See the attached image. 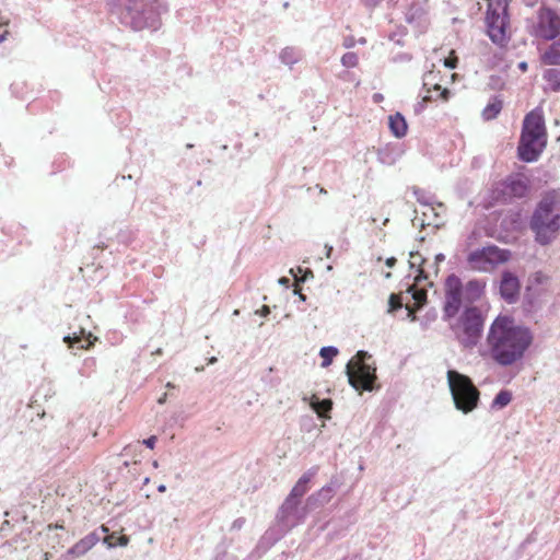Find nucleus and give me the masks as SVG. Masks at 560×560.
<instances>
[{"mask_svg": "<svg viewBox=\"0 0 560 560\" xmlns=\"http://www.w3.org/2000/svg\"><path fill=\"white\" fill-rule=\"evenodd\" d=\"M532 341L530 330L515 325L514 319L508 315L498 316L487 336L490 355L501 366H509L521 360Z\"/></svg>", "mask_w": 560, "mask_h": 560, "instance_id": "f257e3e1", "label": "nucleus"}, {"mask_svg": "<svg viewBox=\"0 0 560 560\" xmlns=\"http://www.w3.org/2000/svg\"><path fill=\"white\" fill-rule=\"evenodd\" d=\"M529 228L535 241L542 246L552 243L560 233V197L555 192L546 194L537 203Z\"/></svg>", "mask_w": 560, "mask_h": 560, "instance_id": "f03ea898", "label": "nucleus"}, {"mask_svg": "<svg viewBox=\"0 0 560 560\" xmlns=\"http://www.w3.org/2000/svg\"><path fill=\"white\" fill-rule=\"evenodd\" d=\"M447 383L457 410L468 413L477 408L480 393L468 376L455 370H448Z\"/></svg>", "mask_w": 560, "mask_h": 560, "instance_id": "7ed1b4c3", "label": "nucleus"}, {"mask_svg": "<svg viewBox=\"0 0 560 560\" xmlns=\"http://www.w3.org/2000/svg\"><path fill=\"white\" fill-rule=\"evenodd\" d=\"M483 325L485 318L481 311L477 306H469L464 310L452 329L460 346L472 349L480 341Z\"/></svg>", "mask_w": 560, "mask_h": 560, "instance_id": "20e7f679", "label": "nucleus"}, {"mask_svg": "<svg viewBox=\"0 0 560 560\" xmlns=\"http://www.w3.org/2000/svg\"><path fill=\"white\" fill-rule=\"evenodd\" d=\"M371 354L360 350L355 357L347 363L346 374L349 384L357 390H373L376 381V368L368 362Z\"/></svg>", "mask_w": 560, "mask_h": 560, "instance_id": "39448f33", "label": "nucleus"}, {"mask_svg": "<svg viewBox=\"0 0 560 560\" xmlns=\"http://www.w3.org/2000/svg\"><path fill=\"white\" fill-rule=\"evenodd\" d=\"M530 34L544 40H553L560 35V16L550 8L540 7Z\"/></svg>", "mask_w": 560, "mask_h": 560, "instance_id": "423d86ee", "label": "nucleus"}, {"mask_svg": "<svg viewBox=\"0 0 560 560\" xmlns=\"http://www.w3.org/2000/svg\"><path fill=\"white\" fill-rule=\"evenodd\" d=\"M508 21L506 7L501 5L500 2L494 7L493 3L490 2L487 10L486 23L488 35L494 44L504 45L508 42Z\"/></svg>", "mask_w": 560, "mask_h": 560, "instance_id": "0eeeda50", "label": "nucleus"}, {"mask_svg": "<svg viewBox=\"0 0 560 560\" xmlns=\"http://www.w3.org/2000/svg\"><path fill=\"white\" fill-rule=\"evenodd\" d=\"M310 512L306 503L302 504V501L285 498L277 512L276 520L279 524L284 526V529L291 530L304 523Z\"/></svg>", "mask_w": 560, "mask_h": 560, "instance_id": "6e6552de", "label": "nucleus"}, {"mask_svg": "<svg viewBox=\"0 0 560 560\" xmlns=\"http://www.w3.org/2000/svg\"><path fill=\"white\" fill-rule=\"evenodd\" d=\"M446 292L443 307V318L448 320L453 318L460 310L463 284L455 275H450L445 281Z\"/></svg>", "mask_w": 560, "mask_h": 560, "instance_id": "1a4fd4ad", "label": "nucleus"}, {"mask_svg": "<svg viewBox=\"0 0 560 560\" xmlns=\"http://www.w3.org/2000/svg\"><path fill=\"white\" fill-rule=\"evenodd\" d=\"M140 0H116L113 13L119 22L132 31L140 30Z\"/></svg>", "mask_w": 560, "mask_h": 560, "instance_id": "9d476101", "label": "nucleus"}, {"mask_svg": "<svg viewBox=\"0 0 560 560\" xmlns=\"http://www.w3.org/2000/svg\"><path fill=\"white\" fill-rule=\"evenodd\" d=\"M508 252L499 249L497 246H488L476 249L468 255V262L477 269H485L486 265H492L508 259Z\"/></svg>", "mask_w": 560, "mask_h": 560, "instance_id": "9b49d317", "label": "nucleus"}, {"mask_svg": "<svg viewBox=\"0 0 560 560\" xmlns=\"http://www.w3.org/2000/svg\"><path fill=\"white\" fill-rule=\"evenodd\" d=\"M546 147V139L539 140L534 136L521 135L517 147L518 159L532 163L538 160Z\"/></svg>", "mask_w": 560, "mask_h": 560, "instance_id": "f8f14e48", "label": "nucleus"}, {"mask_svg": "<svg viewBox=\"0 0 560 560\" xmlns=\"http://www.w3.org/2000/svg\"><path fill=\"white\" fill-rule=\"evenodd\" d=\"M521 283L518 278L511 271H503L499 284L500 296L509 304L518 300Z\"/></svg>", "mask_w": 560, "mask_h": 560, "instance_id": "ddd939ff", "label": "nucleus"}, {"mask_svg": "<svg viewBox=\"0 0 560 560\" xmlns=\"http://www.w3.org/2000/svg\"><path fill=\"white\" fill-rule=\"evenodd\" d=\"M521 135L534 136L539 140L546 139L545 120L539 109H534L525 116Z\"/></svg>", "mask_w": 560, "mask_h": 560, "instance_id": "4468645a", "label": "nucleus"}, {"mask_svg": "<svg viewBox=\"0 0 560 560\" xmlns=\"http://www.w3.org/2000/svg\"><path fill=\"white\" fill-rule=\"evenodd\" d=\"M166 11V7L161 0H153L142 8V28L156 31L161 26V15Z\"/></svg>", "mask_w": 560, "mask_h": 560, "instance_id": "2eb2a0df", "label": "nucleus"}, {"mask_svg": "<svg viewBox=\"0 0 560 560\" xmlns=\"http://www.w3.org/2000/svg\"><path fill=\"white\" fill-rule=\"evenodd\" d=\"M337 488L338 481L332 479L328 485L311 494L305 501L310 511H314L328 503L335 495Z\"/></svg>", "mask_w": 560, "mask_h": 560, "instance_id": "dca6fc26", "label": "nucleus"}, {"mask_svg": "<svg viewBox=\"0 0 560 560\" xmlns=\"http://www.w3.org/2000/svg\"><path fill=\"white\" fill-rule=\"evenodd\" d=\"M100 540L101 536L98 535L97 532L90 533L89 535L80 539L77 544H74L71 548H69L67 553L65 555V558H80L84 556L88 551H90Z\"/></svg>", "mask_w": 560, "mask_h": 560, "instance_id": "f3484780", "label": "nucleus"}, {"mask_svg": "<svg viewBox=\"0 0 560 560\" xmlns=\"http://www.w3.org/2000/svg\"><path fill=\"white\" fill-rule=\"evenodd\" d=\"M318 471V467L314 466L305 471L296 481V483L291 489L290 493L287 498L292 500L302 501V498L310 489V482L315 477Z\"/></svg>", "mask_w": 560, "mask_h": 560, "instance_id": "a211bd4d", "label": "nucleus"}, {"mask_svg": "<svg viewBox=\"0 0 560 560\" xmlns=\"http://www.w3.org/2000/svg\"><path fill=\"white\" fill-rule=\"evenodd\" d=\"M96 337H94L91 332H85L84 329L80 330V335L75 332L73 336L67 335L63 337V341L68 345L69 348L77 347L78 349H90Z\"/></svg>", "mask_w": 560, "mask_h": 560, "instance_id": "6ab92c4d", "label": "nucleus"}, {"mask_svg": "<svg viewBox=\"0 0 560 560\" xmlns=\"http://www.w3.org/2000/svg\"><path fill=\"white\" fill-rule=\"evenodd\" d=\"M290 529H284V526L282 524H279L276 521V524L268 528L262 537L259 540L258 548L265 547L270 548L272 545H275L278 540H280L287 533H289Z\"/></svg>", "mask_w": 560, "mask_h": 560, "instance_id": "aec40b11", "label": "nucleus"}, {"mask_svg": "<svg viewBox=\"0 0 560 560\" xmlns=\"http://www.w3.org/2000/svg\"><path fill=\"white\" fill-rule=\"evenodd\" d=\"M427 14L425 2H412L406 11V21L410 24L421 25Z\"/></svg>", "mask_w": 560, "mask_h": 560, "instance_id": "412c9836", "label": "nucleus"}, {"mask_svg": "<svg viewBox=\"0 0 560 560\" xmlns=\"http://www.w3.org/2000/svg\"><path fill=\"white\" fill-rule=\"evenodd\" d=\"M389 129L396 138H402L407 133V122L400 113L389 116Z\"/></svg>", "mask_w": 560, "mask_h": 560, "instance_id": "4be33fe9", "label": "nucleus"}, {"mask_svg": "<svg viewBox=\"0 0 560 560\" xmlns=\"http://www.w3.org/2000/svg\"><path fill=\"white\" fill-rule=\"evenodd\" d=\"M413 195L416 196L417 201L425 208H429L431 212H434V205H436L439 208H443V203L435 202L434 196L428 194L421 188L413 187Z\"/></svg>", "mask_w": 560, "mask_h": 560, "instance_id": "5701e85b", "label": "nucleus"}, {"mask_svg": "<svg viewBox=\"0 0 560 560\" xmlns=\"http://www.w3.org/2000/svg\"><path fill=\"white\" fill-rule=\"evenodd\" d=\"M279 58L282 63L293 66L302 58V52L296 47H285L280 51Z\"/></svg>", "mask_w": 560, "mask_h": 560, "instance_id": "b1692460", "label": "nucleus"}, {"mask_svg": "<svg viewBox=\"0 0 560 560\" xmlns=\"http://www.w3.org/2000/svg\"><path fill=\"white\" fill-rule=\"evenodd\" d=\"M541 62L549 66H560V44L553 43L542 55Z\"/></svg>", "mask_w": 560, "mask_h": 560, "instance_id": "393cba45", "label": "nucleus"}, {"mask_svg": "<svg viewBox=\"0 0 560 560\" xmlns=\"http://www.w3.org/2000/svg\"><path fill=\"white\" fill-rule=\"evenodd\" d=\"M312 409L322 418L328 417V412L331 410L332 402L330 399H319L313 396L310 402Z\"/></svg>", "mask_w": 560, "mask_h": 560, "instance_id": "a878e982", "label": "nucleus"}, {"mask_svg": "<svg viewBox=\"0 0 560 560\" xmlns=\"http://www.w3.org/2000/svg\"><path fill=\"white\" fill-rule=\"evenodd\" d=\"M542 78L548 83V86L551 91H560V69H547L544 71Z\"/></svg>", "mask_w": 560, "mask_h": 560, "instance_id": "bb28decb", "label": "nucleus"}, {"mask_svg": "<svg viewBox=\"0 0 560 560\" xmlns=\"http://www.w3.org/2000/svg\"><path fill=\"white\" fill-rule=\"evenodd\" d=\"M439 73L428 71L423 75L422 93L431 94L432 91H440L441 85L436 82Z\"/></svg>", "mask_w": 560, "mask_h": 560, "instance_id": "cd10ccee", "label": "nucleus"}, {"mask_svg": "<svg viewBox=\"0 0 560 560\" xmlns=\"http://www.w3.org/2000/svg\"><path fill=\"white\" fill-rule=\"evenodd\" d=\"M502 110V101L493 98L482 110V118L485 120L494 119Z\"/></svg>", "mask_w": 560, "mask_h": 560, "instance_id": "c85d7f7f", "label": "nucleus"}, {"mask_svg": "<svg viewBox=\"0 0 560 560\" xmlns=\"http://www.w3.org/2000/svg\"><path fill=\"white\" fill-rule=\"evenodd\" d=\"M425 259L418 253V252H411L410 253V260L409 265L410 268L419 267L418 275L416 276L415 280L416 282H420L422 279H427V275L424 270L421 268V266L424 264Z\"/></svg>", "mask_w": 560, "mask_h": 560, "instance_id": "c756f323", "label": "nucleus"}, {"mask_svg": "<svg viewBox=\"0 0 560 560\" xmlns=\"http://www.w3.org/2000/svg\"><path fill=\"white\" fill-rule=\"evenodd\" d=\"M512 400V393L506 389L500 390L494 399L492 400L491 408L492 409H502L506 407Z\"/></svg>", "mask_w": 560, "mask_h": 560, "instance_id": "7c9ffc66", "label": "nucleus"}, {"mask_svg": "<svg viewBox=\"0 0 560 560\" xmlns=\"http://www.w3.org/2000/svg\"><path fill=\"white\" fill-rule=\"evenodd\" d=\"M506 188L509 189L510 194L514 197H524L527 192V185L522 179H512L509 182Z\"/></svg>", "mask_w": 560, "mask_h": 560, "instance_id": "2f4dec72", "label": "nucleus"}, {"mask_svg": "<svg viewBox=\"0 0 560 560\" xmlns=\"http://www.w3.org/2000/svg\"><path fill=\"white\" fill-rule=\"evenodd\" d=\"M103 542L109 548L126 546L128 544V537L125 535H118L117 533H112L103 537Z\"/></svg>", "mask_w": 560, "mask_h": 560, "instance_id": "473e14b6", "label": "nucleus"}, {"mask_svg": "<svg viewBox=\"0 0 560 560\" xmlns=\"http://www.w3.org/2000/svg\"><path fill=\"white\" fill-rule=\"evenodd\" d=\"M407 293L411 295V299L415 301L418 308L423 306L427 303V291L422 289H418L415 284L410 285L407 289Z\"/></svg>", "mask_w": 560, "mask_h": 560, "instance_id": "72a5a7b5", "label": "nucleus"}, {"mask_svg": "<svg viewBox=\"0 0 560 560\" xmlns=\"http://www.w3.org/2000/svg\"><path fill=\"white\" fill-rule=\"evenodd\" d=\"M338 354V349L332 346L323 347L319 351V355L323 359L322 366H328L332 359Z\"/></svg>", "mask_w": 560, "mask_h": 560, "instance_id": "f704fd0d", "label": "nucleus"}, {"mask_svg": "<svg viewBox=\"0 0 560 560\" xmlns=\"http://www.w3.org/2000/svg\"><path fill=\"white\" fill-rule=\"evenodd\" d=\"M422 217L425 219L428 225L439 226L441 224L440 213L436 211L434 206V212H431L429 208L422 212Z\"/></svg>", "mask_w": 560, "mask_h": 560, "instance_id": "c9c22d12", "label": "nucleus"}, {"mask_svg": "<svg viewBox=\"0 0 560 560\" xmlns=\"http://www.w3.org/2000/svg\"><path fill=\"white\" fill-rule=\"evenodd\" d=\"M429 102H432V95L421 92V101L417 102L413 106L415 114L420 115Z\"/></svg>", "mask_w": 560, "mask_h": 560, "instance_id": "e433bc0d", "label": "nucleus"}, {"mask_svg": "<svg viewBox=\"0 0 560 560\" xmlns=\"http://www.w3.org/2000/svg\"><path fill=\"white\" fill-rule=\"evenodd\" d=\"M359 62V57L355 52H346L341 57V63L346 68H354Z\"/></svg>", "mask_w": 560, "mask_h": 560, "instance_id": "4c0bfd02", "label": "nucleus"}, {"mask_svg": "<svg viewBox=\"0 0 560 560\" xmlns=\"http://www.w3.org/2000/svg\"><path fill=\"white\" fill-rule=\"evenodd\" d=\"M401 307H402L401 298L394 293L390 294L389 300H388V312L393 313L396 310L401 308Z\"/></svg>", "mask_w": 560, "mask_h": 560, "instance_id": "58836bf2", "label": "nucleus"}, {"mask_svg": "<svg viewBox=\"0 0 560 560\" xmlns=\"http://www.w3.org/2000/svg\"><path fill=\"white\" fill-rule=\"evenodd\" d=\"M467 291L474 293L475 295H480L483 289V285L478 280H470L466 285Z\"/></svg>", "mask_w": 560, "mask_h": 560, "instance_id": "ea45409f", "label": "nucleus"}, {"mask_svg": "<svg viewBox=\"0 0 560 560\" xmlns=\"http://www.w3.org/2000/svg\"><path fill=\"white\" fill-rule=\"evenodd\" d=\"M448 94H450V91L447 89H441L440 91H432L431 92V95H432V101L433 100H438L440 97L444 98V100H447L448 98Z\"/></svg>", "mask_w": 560, "mask_h": 560, "instance_id": "a19ab883", "label": "nucleus"}, {"mask_svg": "<svg viewBox=\"0 0 560 560\" xmlns=\"http://www.w3.org/2000/svg\"><path fill=\"white\" fill-rule=\"evenodd\" d=\"M435 318H436V314H435V312H433V313L428 312V313L425 314V316H424V319L421 322V326H422V328H423V329H427L428 324H429L430 322L435 320Z\"/></svg>", "mask_w": 560, "mask_h": 560, "instance_id": "79ce46f5", "label": "nucleus"}, {"mask_svg": "<svg viewBox=\"0 0 560 560\" xmlns=\"http://www.w3.org/2000/svg\"><path fill=\"white\" fill-rule=\"evenodd\" d=\"M155 442H156V436L151 435L150 438L142 440V445H145L147 447L152 450L155 445Z\"/></svg>", "mask_w": 560, "mask_h": 560, "instance_id": "37998d69", "label": "nucleus"}, {"mask_svg": "<svg viewBox=\"0 0 560 560\" xmlns=\"http://www.w3.org/2000/svg\"><path fill=\"white\" fill-rule=\"evenodd\" d=\"M245 524V518L244 517H238L236 518L233 523H232V526L231 528L232 529H235V530H238L241 529Z\"/></svg>", "mask_w": 560, "mask_h": 560, "instance_id": "c03bdc74", "label": "nucleus"}, {"mask_svg": "<svg viewBox=\"0 0 560 560\" xmlns=\"http://www.w3.org/2000/svg\"><path fill=\"white\" fill-rule=\"evenodd\" d=\"M412 225L415 228H417V226L423 228L424 225H428V224H427V221L424 218L415 217L412 219Z\"/></svg>", "mask_w": 560, "mask_h": 560, "instance_id": "a18cd8bd", "label": "nucleus"}, {"mask_svg": "<svg viewBox=\"0 0 560 560\" xmlns=\"http://www.w3.org/2000/svg\"><path fill=\"white\" fill-rule=\"evenodd\" d=\"M255 314H257L261 317H267L270 314V307L267 305H264L260 310H257L255 312Z\"/></svg>", "mask_w": 560, "mask_h": 560, "instance_id": "49530a36", "label": "nucleus"}, {"mask_svg": "<svg viewBox=\"0 0 560 560\" xmlns=\"http://www.w3.org/2000/svg\"><path fill=\"white\" fill-rule=\"evenodd\" d=\"M360 1L368 8H375L382 2V0H360Z\"/></svg>", "mask_w": 560, "mask_h": 560, "instance_id": "de8ad7c7", "label": "nucleus"}, {"mask_svg": "<svg viewBox=\"0 0 560 560\" xmlns=\"http://www.w3.org/2000/svg\"><path fill=\"white\" fill-rule=\"evenodd\" d=\"M406 308L408 311V318H410L411 322H415L417 320V316H416V311L413 308H411L408 304L406 305Z\"/></svg>", "mask_w": 560, "mask_h": 560, "instance_id": "09e8293b", "label": "nucleus"}, {"mask_svg": "<svg viewBox=\"0 0 560 560\" xmlns=\"http://www.w3.org/2000/svg\"><path fill=\"white\" fill-rule=\"evenodd\" d=\"M444 65H445V67H447L450 69H454V68H456V60H454L452 58L445 59Z\"/></svg>", "mask_w": 560, "mask_h": 560, "instance_id": "8fccbe9b", "label": "nucleus"}, {"mask_svg": "<svg viewBox=\"0 0 560 560\" xmlns=\"http://www.w3.org/2000/svg\"><path fill=\"white\" fill-rule=\"evenodd\" d=\"M396 261H397V260H396V258H395V257H389V258H387V259H386V266H387V267H389V268H392V267H394V266H395Z\"/></svg>", "mask_w": 560, "mask_h": 560, "instance_id": "3c124183", "label": "nucleus"}, {"mask_svg": "<svg viewBox=\"0 0 560 560\" xmlns=\"http://www.w3.org/2000/svg\"><path fill=\"white\" fill-rule=\"evenodd\" d=\"M354 45V40L353 38H346L345 39V43H343V46L347 47V48H350Z\"/></svg>", "mask_w": 560, "mask_h": 560, "instance_id": "603ef678", "label": "nucleus"}, {"mask_svg": "<svg viewBox=\"0 0 560 560\" xmlns=\"http://www.w3.org/2000/svg\"><path fill=\"white\" fill-rule=\"evenodd\" d=\"M444 259H445L444 254H441V253H440V254H438V255L435 256V266H436L439 262L444 261Z\"/></svg>", "mask_w": 560, "mask_h": 560, "instance_id": "864d4df0", "label": "nucleus"}, {"mask_svg": "<svg viewBox=\"0 0 560 560\" xmlns=\"http://www.w3.org/2000/svg\"><path fill=\"white\" fill-rule=\"evenodd\" d=\"M325 249H326V257L329 258L331 255V252H332V246L326 245Z\"/></svg>", "mask_w": 560, "mask_h": 560, "instance_id": "5fc2aeb1", "label": "nucleus"}, {"mask_svg": "<svg viewBox=\"0 0 560 560\" xmlns=\"http://www.w3.org/2000/svg\"><path fill=\"white\" fill-rule=\"evenodd\" d=\"M373 98H374V101L377 103V102H381V101L383 100V95H382V94H380V93H375V94L373 95Z\"/></svg>", "mask_w": 560, "mask_h": 560, "instance_id": "6e6d98bb", "label": "nucleus"}, {"mask_svg": "<svg viewBox=\"0 0 560 560\" xmlns=\"http://www.w3.org/2000/svg\"><path fill=\"white\" fill-rule=\"evenodd\" d=\"M279 283L282 285H287L289 283V279L285 277H282L279 279Z\"/></svg>", "mask_w": 560, "mask_h": 560, "instance_id": "4d7b16f0", "label": "nucleus"}, {"mask_svg": "<svg viewBox=\"0 0 560 560\" xmlns=\"http://www.w3.org/2000/svg\"><path fill=\"white\" fill-rule=\"evenodd\" d=\"M301 301H305L306 296L301 291H295Z\"/></svg>", "mask_w": 560, "mask_h": 560, "instance_id": "13d9d810", "label": "nucleus"}, {"mask_svg": "<svg viewBox=\"0 0 560 560\" xmlns=\"http://www.w3.org/2000/svg\"><path fill=\"white\" fill-rule=\"evenodd\" d=\"M217 361L218 359L215 357H211L210 359H208V364H214Z\"/></svg>", "mask_w": 560, "mask_h": 560, "instance_id": "bf43d9fd", "label": "nucleus"}, {"mask_svg": "<svg viewBox=\"0 0 560 560\" xmlns=\"http://www.w3.org/2000/svg\"><path fill=\"white\" fill-rule=\"evenodd\" d=\"M166 400V394H164L161 398H159L158 402L159 404H164Z\"/></svg>", "mask_w": 560, "mask_h": 560, "instance_id": "052dcab7", "label": "nucleus"}, {"mask_svg": "<svg viewBox=\"0 0 560 560\" xmlns=\"http://www.w3.org/2000/svg\"><path fill=\"white\" fill-rule=\"evenodd\" d=\"M520 68H521L522 70H526V69H527V63H526L525 61L521 62V63H520Z\"/></svg>", "mask_w": 560, "mask_h": 560, "instance_id": "680f3d73", "label": "nucleus"}, {"mask_svg": "<svg viewBox=\"0 0 560 560\" xmlns=\"http://www.w3.org/2000/svg\"><path fill=\"white\" fill-rule=\"evenodd\" d=\"M158 490H159L160 492H164V491L166 490L165 485H160V486L158 487Z\"/></svg>", "mask_w": 560, "mask_h": 560, "instance_id": "e2e57ef3", "label": "nucleus"}, {"mask_svg": "<svg viewBox=\"0 0 560 560\" xmlns=\"http://www.w3.org/2000/svg\"><path fill=\"white\" fill-rule=\"evenodd\" d=\"M7 32L0 34V43H2L5 39Z\"/></svg>", "mask_w": 560, "mask_h": 560, "instance_id": "0e129e2a", "label": "nucleus"}, {"mask_svg": "<svg viewBox=\"0 0 560 560\" xmlns=\"http://www.w3.org/2000/svg\"><path fill=\"white\" fill-rule=\"evenodd\" d=\"M65 445H66V447H67L68 450L77 448V445L72 446V445H70L69 443H66Z\"/></svg>", "mask_w": 560, "mask_h": 560, "instance_id": "69168bd1", "label": "nucleus"}, {"mask_svg": "<svg viewBox=\"0 0 560 560\" xmlns=\"http://www.w3.org/2000/svg\"><path fill=\"white\" fill-rule=\"evenodd\" d=\"M149 481H150V479H149L148 477H145V478L142 480V485H147Z\"/></svg>", "mask_w": 560, "mask_h": 560, "instance_id": "338daca9", "label": "nucleus"}, {"mask_svg": "<svg viewBox=\"0 0 560 560\" xmlns=\"http://www.w3.org/2000/svg\"><path fill=\"white\" fill-rule=\"evenodd\" d=\"M101 530H102V533H107L108 532L107 527H105V526H102Z\"/></svg>", "mask_w": 560, "mask_h": 560, "instance_id": "774afa93", "label": "nucleus"}]
</instances>
